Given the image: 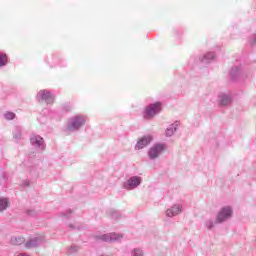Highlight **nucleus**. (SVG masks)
<instances>
[{
  "label": "nucleus",
  "mask_w": 256,
  "mask_h": 256,
  "mask_svg": "<svg viewBox=\"0 0 256 256\" xmlns=\"http://www.w3.org/2000/svg\"><path fill=\"white\" fill-rule=\"evenodd\" d=\"M153 142V135L148 134L144 135L143 137L139 138L136 145H135V150L140 151V149H145L147 145Z\"/></svg>",
  "instance_id": "9d476101"
},
{
  "label": "nucleus",
  "mask_w": 256,
  "mask_h": 256,
  "mask_svg": "<svg viewBox=\"0 0 256 256\" xmlns=\"http://www.w3.org/2000/svg\"><path fill=\"white\" fill-rule=\"evenodd\" d=\"M213 59H215V52H208L200 57V61L202 63H210V61H213Z\"/></svg>",
  "instance_id": "dca6fc26"
},
{
  "label": "nucleus",
  "mask_w": 256,
  "mask_h": 256,
  "mask_svg": "<svg viewBox=\"0 0 256 256\" xmlns=\"http://www.w3.org/2000/svg\"><path fill=\"white\" fill-rule=\"evenodd\" d=\"M130 256H145V250L143 248H133L130 252Z\"/></svg>",
  "instance_id": "aec40b11"
},
{
  "label": "nucleus",
  "mask_w": 256,
  "mask_h": 256,
  "mask_svg": "<svg viewBox=\"0 0 256 256\" xmlns=\"http://www.w3.org/2000/svg\"><path fill=\"white\" fill-rule=\"evenodd\" d=\"M143 183V178L141 176H131L126 181L123 182L122 187L126 191H134L137 187H140Z\"/></svg>",
  "instance_id": "39448f33"
},
{
  "label": "nucleus",
  "mask_w": 256,
  "mask_h": 256,
  "mask_svg": "<svg viewBox=\"0 0 256 256\" xmlns=\"http://www.w3.org/2000/svg\"><path fill=\"white\" fill-rule=\"evenodd\" d=\"M9 63V57L5 54V52H0V68L6 67Z\"/></svg>",
  "instance_id": "6ab92c4d"
},
{
  "label": "nucleus",
  "mask_w": 256,
  "mask_h": 256,
  "mask_svg": "<svg viewBox=\"0 0 256 256\" xmlns=\"http://www.w3.org/2000/svg\"><path fill=\"white\" fill-rule=\"evenodd\" d=\"M38 101H45L47 105H51L55 101V95L49 90H40L37 94Z\"/></svg>",
  "instance_id": "0eeeda50"
},
{
  "label": "nucleus",
  "mask_w": 256,
  "mask_h": 256,
  "mask_svg": "<svg viewBox=\"0 0 256 256\" xmlns=\"http://www.w3.org/2000/svg\"><path fill=\"white\" fill-rule=\"evenodd\" d=\"M43 243H45V236L38 235V236L30 238L25 243V247H26V249H33L35 247H39L40 245H43Z\"/></svg>",
  "instance_id": "6e6552de"
},
{
  "label": "nucleus",
  "mask_w": 256,
  "mask_h": 256,
  "mask_svg": "<svg viewBox=\"0 0 256 256\" xmlns=\"http://www.w3.org/2000/svg\"><path fill=\"white\" fill-rule=\"evenodd\" d=\"M85 123H87V116L78 114L69 119L67 129L68 131H79Z\"/></svg>",
  "instance_id": "7ed1b4c3"
},
{
  "label": "nucleus",
  "mask_w": 256,
  "mask_h": 256,
  "mask_svg": "<svg viewBox=\"0 0 256 256\" xmlns=\"http://www.w3.org/2000/svg\"><path fill=\"white\" fill-rule=\"evenodd\" d=\"M17 256H29V255H27V254H25V253H20V254H18Z\"/></svg>",
  "instance_id": "cd10ccee"
},
{
  "label": "nucleus",
  "mask_w": 256,
  "mask_h": 256,
  "mask_svg": "<svg viewBox=\"0 0 256 256\" xmlns=\"http://www.w3.org/2000/svg\"><path fill=\"white\" fill-rule=\"evenodd\" d=\"M230 77H232L233 81H237V79H247V73L243 72L241 67L234 66L230 70Z\"/></svg>",
  "instance_id": "ddd939ff"
},
{
  "label": "nucleus",
  "mask_w": 256,
  "mask_h": 256,
  "mask_svg": "<svg viewBox=\"0 0 256 256\" xmlns=\"http://www.w3.org/2000/svg\"><path fill=\"white\" fill-rule=\"evenodd\" d=\"M163 111V104L161 102H154L145 107L143 111V118L147 121L155 119L159 113Z\"/></svg>",
  "instance_id": "f257e3e1"
},
{
  "label": "nucleus",
  "mask_w": 256,
  "mask_h": 256,
  "mask_svg": "<svg viewBox=\"0 0 256 256\" xmlns=\"http://www.w3.org/2000/svg\"><path fill=\"white\" fill-rule=\"evenodd\" d=\"M167 151V144L165 143H155L148 149V158L150 161H155Z\"/></svg>",
  "instance_id": "f03ea898"
},
{
  "label": "nucleus",
  "mask_w": 256,
  "mask_h": 256,
  "mask_svg": "<svg viewBox=\"0 0 256 256\" xmlns=\"http://www.w3.org/2000/svg\"><path fill=\"white\" fill-rule=\"evenodd\" d=\"M110 215H111L112 219H119L121 217V213H119V211H117V210H112L110 212Z\"/></svg>",
  "instance_id": "b1692460"
},
{
  "label": "nucleus",
  "mask_w": 256,
  "mask_h": 256,
  "mask_svg": "<svg viewBox=\"0 0 256 256\" xmlns=\"http://www.w3.org/2000/svg\"><path fill=\"white\" fill-rule=\"evenodd\" d=\"M27 215H29L30 217H35V215H37V212L35 210H28Z\"/></svg>",
  "instance_id": "bb28decb"
},
{
  "label": "nucleus",
  "mask_w": 256,
  "mask_h": 256,
  "mask_svg": "<svg viewBox=\"0 0 256 256\" xmlns=\"http://www.w3.org/2000/svg\"><path fill=\"white\" fill-rule=\"evenodd\" d=\"M249 42L251 45H256V34H252V36L249 39Z\"/></svg>",
  "instance_id": "393cba45"
},
{
  "label": "nucleus",
  "mask_w": 256,
  "mask_h": 256,
  "mask_svg": "<svg viewBox=\"0 0 256 256\" xmlns=\"http://www.w3.org/2000/svg\"><path fill=\"white\" fill-rule=\"evenodd\" d=\"M182 213H183L182 204H174L165 211V215L169 218L177 217V215H181Z\"/></svg>",
  "instance_id": "f8f14e48"
},
{
  "label": "nucleus",
  "mask_w": 256,
  "mask_h": 256,
  "mask_svg": "<svg viewBox=\"0 0 256 256\" xmlns=\"http://www.w3.org/2000/svg\"><path fill=\"white\" fill-rule=\"evenodd\" d=\"M69 227H70V229H75V226H73V225H69Z\"/></svg>",
  "instance_id": "c85d7f7f"
},
{
  "label": "nucleus",
  "mask_w": 256,
  "mask_h": 256,
  "mask_svg": "<svg viewBox=\"0 0 256 256\" xmlns=\"http://www.w3.org/2000/svg\"><path fill=\"white\" fill-rule=\"evenodd\" d=\"M25 238L22 236H12L10 239V245H23Z\"/></svg>",
  "instance_id": "f3484780"
},
{
  "label": "nucleus",
  "mask_w": 256,
  "mask_h": 256,
  "mask_svg": "<svg viewBox=\"0 0 256 256\" xmlns=\"http://www.w3.org/2000/svg\"><path fill=\"white\" fill-rule=\"evenodd\" d=\"M13 139L16 141H21L23 139V129L21 126H16L13 130Z\"/></svg>",
  "instance_id": "2eb2a0df"
},
{
  "label": "nucleus",
  "mask_w": 256,
  "mask_h": 256,
  "mask_svg": "<svg viewBox=\"0 0 256 256\" xmlns=\"http://www.w3.org/2000/svg\"><path fill=\"white\" fill-rule=\"evenodd\" d=\"M179 125H181L179 121H176L170 124L165 130L166 137H173L175 133H177V129H179Z\"/></svg>",
  "instance_id": "4468645a"
},
{
  "label": "nucleus",
  "mask_w": 256,
  "mask_h": 256,
  "mask_svg": "<svg viewBox=\"0 0 256 256\" xmlns=\"http://www.w3.org/2000/svg\"><path fill=\"white\" fill-rule=\"evenodd\" d=\"M98 239L105 241L106 243H115L117 241H121L123 239V235L119 233H108L101 235Z\"/></svg>",
  "instance_id": "9b49d317"
},
{
  "label": "nucleus",
  "mask_w": 256,
  "mask_h": 256,
  "mask_svg": "<svg viewBox=\"0 0 256 256\" xmlns=\"http://www.w3.org/2000/svg\"><path fill=\"white\" fill-rule=\"evenodd\" d=\"M233 102V95L231 92H220L218 94V105L220 107H229Z\"/></svg>",
  "instance_id": "423d86ee"
},
{
  "label": "nucleus",
  "mask_w": 256,
  "mask_h": 256,
  "mask_svg": "<svg viewBox=\"0 0 256 256\" xmlns=\"http://www.w3.org/2000/svg\"><path fill=\"white\" fill-rule=\"evenodd\" d=\"M4 119H6V121H13V119H15V113L13 112L4 113Z\"/></svg>",
  "instance_id": "4be33fe9"
},
{
  "label": "nucleus",
  "mask_w": 256,
  "mask_h": 256,
  "mask_svg": "<svg viewBox=\"0 0 256 256\" xmlns=\"http://www.w3.org/2000/svg\"><path fill=\"white\" fill-rule=\"evenodd\" d=\"M77 251H79V247L77 246H71L69 253H77Z\"/></svg>",
  "instance_id": "a878e982"
},
{
  "label": "nucleus",
  "mask_w": 256,
  "mask_h": 256,
  "mask_svg": "<svg viewBox=\"0 0 256 256\" xmlns=\"http://www.w3.org/2000/svg\"><path fill=\"white\" fill-rule=\"evenodd\" d=\"M233 218V206L226 205L220 208L216 215V223H226Z\"/></svg>",
  "instance_id": "20e7f679"
},
{
  "label": "nucleus",
  "mask_w": 256,
  "mask_h": 256,
  "mask_svg": "<svg viewBox=\"0 0 256 256\" xmlns=\"http://www.w3.org/2000/svg\"><path fill=\"white\" fill-rule=\"evenodd\" d=\"M9 205H10L9 198H5V197L0 198V212L6 211Z\"/></svg>",
  "instance_id": "a211bd4d"
},
{
  "label": "nucleus",
  "mask_w": 256,
  "mask_h": 256,
  "mask_svg": "<svg viewBox=\"0 0 256 256\" xmlns=\"http://www.w3.org/2000/svg\"><path fill=\"white\" fill-rule=\"evenodd\" d=\"M72 213L73 212L71 210H66L65 212H60L59 215L64 219H70Z\"/></svg>",
  "instance_id": "5701e85b"
},
{
  "label": "nucleus",
  "mask_w": 256,
  "mask_h": 256,
  "mask_svg": "<svg viewBox=\"0 0 256 256\" xmlns=\"http://www.w3.org/2000/svg\"><path fill=\"white\" fill-rule=\"evenodd\" d=\"M217 224H219V223L217 222V218H216L215 220H213V218H209V219H207L206 222H205V227H206V229L211 230V229H213V227H215V225H217Z\"/></svg>",
  "instance_id": "412c9836"
},
{
  "label": "nucleus",
  "mask_w": 256,
  "mask_h": 256,
  "mask_svg": "<svg viewBox=\"0 0 256 256\" xmlns=\"http://www.w3.org/2000/svg\"><path fill=\"white\" fill-rule=\"evenodd\" d=\"M30 143L35 149L45 150V140L40 135L32 134L30 136Z\"/></svg>",
  "instance_id": "1a4fd4ad"
}]
</instances>
